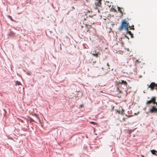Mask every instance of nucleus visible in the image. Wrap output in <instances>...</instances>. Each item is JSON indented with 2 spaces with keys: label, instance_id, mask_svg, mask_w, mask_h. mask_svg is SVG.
<instances>
[{
  "label": "nucleus",
  "instance_id": "423d86ee",
  "mask_svg": "<svg viewBox=\"0 0 157 157\" xmlns=\"http://www.w3.org/2000/svg\"><path fill=\"white\" fill-rule=\"evenodd\" d=\"M102 0H96L95 2V5L96 6V8L97 9L98 7H100L101 5V2Z\"/></svg>",
  "mask_w": 157,
  "mask_h": 157
},
{
  "label": "nucleus",
  "instance_id": "ddd939ff",
  "mask_svg": "<svg viewBox=\"0 0 157 157\" xmlns=\"http://www.w3.org/2000/svg\"><path fill=\"white\" fill-rule=\"evenodd\" d=\"M21 84V83L19 81H17L16 82V85H20Z\"/></svg>",
  "mask_w": 157,
  "mask_h": 157
},
{
  "label": "nucleus",
  "instance_id": "7ed1b4c3",
  "mask_svg": "<svg viewBox=\"0 0 157 157\" xmlns=\"http://www.w3.org/2000/svg\"><path fill=\"white\" fill-rule=\"evenodd\" d=\"M148 87L150 88L151 90H153L155 87H156V89H157V83L155 84L154 82H152L148 86Z\"/></svg>",
  "mask_w": 157,
  "mask_h": 157
},
{
  "label": "nucleus",
  "instance_id": "2eb2a0df",
  "mask_svg": "<svg viewBox=\"0 0 157 157\" xmlns=\"http://www.w3.org/2000/svg\"><path fill=\"white\" fill-rule=\"evenodd\" d=\"M14 34V33L13 32H11L10 33V35H13Z\"/></svg>",
  "mask_w": 157,
  "mask_h": 157
},
{
  "label": "nucleus",
  "instance_id": "f03ea898",
  "mask_svg": "<svg viewBox=\"0 0 157 157\" xmlns=\"http://www.w3.org/2000/svg\"><path fill=\"white\" fill-rule=\"evenodd\" d=\"M149 112L151 113H157V106L154 105L151 106L149 110Z\"/></svg>",
  "mask_w": 157,
  "mask_h": 157
},
{
  "label": "nucleus",
  "instance_id": "6ab92c4d",
  "mask_svg": "<svg viewBox=\"0 0 157 157\" xmlns=\"http://www.w3.org/2000/svg\"><path fill=\"white\" fill-rule=\"evenodd\" d=\"M117 111L118 113L120 114V111L117 110Z\"/></svg>",
  "mask_w": 157,
  "mask_h": 157
},
{
  "label": "nucleus",
  "instance_id": "6e6552de",
  "mask_svg": "<svg viewBox=\"0 0 157 157\" xmlns=\"http://www.w3.org/2000/svg\"><path fill=\"white\" fill-rule=\"evenodd\" d=\"M127 31V33H128V34L131 36L132 37H133V34L130 31H128V30Z\"/></svg>",
  "mask_w": 157,
  "mask_h": 157
},
{
  "label": "nucleus",
  "instance_id": "39448f33",
  "mask_svg": "<svg viewBox=\"0 0 157 157\" xmlns=\"http://www.w3.org/2000/svg\"><path fill=\"white\" fill-rule=\"evenodd\" d=\"M91 53L92 55L94 56L97 58L98 57L99 55H100V53L99 52H97L96 50H94L91 51Z\"/></svg>",
  "mask_w": 157,
  "mask_h": 157
},
{
  "label": "nucleus",
  "instance_id": "9b49d317",
  "mask_svg": "<svg viewBox=\"0 0 157 157\" xmlns=\"http://www.w3.org/2000/svg\"><path fill=\"white\" fill-rule=\"evenodd\" d=\"M151 152L152 154L154 155L155 154V152L157 151L154 150H153L151 151Z\"/></svg>",
  "mask_w": 157,
  "mask_h": 157
},
{
  "label": "nucleus",
  "instance_id": "a211bd4d",
  "mask_svg": "<svg viewBox=\"0 0 157 157\" xmlns=\"http://www.w3.org/2000/svg\"><path fill=\"white\" fill-rule=\"evenodd\" d=\"M75 9V8L74 7H72V9H71L72 10H74Z\"/></svg>",
  "mask_w": 157,
  "mask_h": 157
},
{
  "label": "nucleus",
  "instance_id": "f8f14e48",
  "mask_svg": "<svg viewBox=\"0 0 157 157\" xmlns=\"http://www.w3.org/2000/svg\"><path fill=\"white\" fill-rule=\"evenodd\" d=\"M117 91L119 93H122V92L121 90H120L118 87H117Z\"/></svg>",
  "mask_w": 157,
  "mask_h": 157
},
{
  "label": "nucleus",
  "instance_id": "4468645a",
  "mask_svg": "<svg viewBox=\"0 0 157 157\" xmlns=\"http://www.w3.org/2000/svg\"><path fill=\"white\" fill-rule=\"evenodd\" d=\"M90 123L91 124H97L96 123H95V122H93V121L91 122H90Z\"/></svg>",
  "mask_w": 157,
  "mask_h": 157
},
{
  "label": "nucleus",
  "instance_id": "dca6fc26",
  "mask_svg": "<svg viewBox=\"0 0 157 157\" xmlns=\"http://www.w3.org/2000/svg\"><path fill=\"white\" fill-rule=\"evenodd\" d=\"M126 116L128 117H132V115H126Z\"/></svg>",
  "mask_w": 157,
  "mask_h": 157
},
{
  "label": "nucleus",
  "instance_id": "20e7f679",
  "mask_svg": "<svg viewBox=\"0 0 157 157\" xmlns=\"http://www.w3.org/2000/svg\"><path fill=\"white\" fill-rule=\"evenodd\" d=\"M156 101V98L155 97H152L151 99L150 100L146 102V104H150L153 103L154 104H155Z\"/></svg>",
  "mask_w": 157,
  "mask_h": 157
},
{
  "label": "nucleus",
  "instance_id": "0eeeda50",
  "mask_svg": "<svg viewBox=\"0 0 157 157\" xmlns=\"http://www.w3.org/2000/svg\"><path fill=\"white\" fill-rule=\"evenodd\" d=\"M121 82H119L118 83V84H122L124 85L125 86H127V83L125 81L121 80Z\"/></svg>",
  "mask_w": 157,
  "mask_h": 157
},
{
  "label": "nucleus",
  "instance_id": "a878e982",
  "mask_svg": "<svg viewBox=\"0 0 157 157\" xmlns=\"http://www.w3.org/2000/svg\"><path fill=\"white\" fill-rule=\"evenodd\" d=\"M88 29L87 30V31L88 32Z\"/></svg>",
  "mask_w": 157,
  "mask_h": 157
},
{
  "label": "nucleus",
  "instance_id": "5701e85b",
  "mask_svg": "<svg viewBox=\"0 0 157 157\" xmlns=\"http://www.w3.org/2000/svg\"><path fill=\"white\" fill-rule=\"evenodd\" d=\"M86 26L87 27V26H89V25H87V24H86Z\"/></svg>",
  "mask_w": 157,
  "mask_h": 157
},
{
  "label": "nucleus",
  "instance_id": "1a4fd4ad",
  "mask_svg": "<svg viewBox=\"0 0 157 157\" xmlns=\"http://www.w3.org/2000/svg\"><path fill=\"white\" fill-rule=\"evenodd\" d=\"M129 28L130 29H132L134 30V26L133 25H132V26H130L129 25L128 26V28Z\"/></svg>",
  "mask_w": 157,
  "mask_h": 157
},
{
  "label": "nucleus",
  "instance_id": "412c9836",
  "mask_svg": "<svg viewBox=\"0 0 157 157\" xmlns=\"http://www.w3.org/2000/svg\"><path fill=\"white\" fill-rule=\"evenodd\" d=\"M83 106V105L82 104L81 105H80V107L81 108Z\"/></svg>",
  "mask_w": 157,
  "mask_h": 157
},
{
  "label": "nucleus",
  "instance_id": "b1692460",
  "mask_svg": "<svg viewBox=\"0 0 157 157\" xmlns=\"http://www.w3.org/2000/svg\"><path fill=\"white\" fill-rule=\"evenodd\" d=\"M95 62H96V61H95V62H94V61L93 62L94 63H95Z\"/></svg>",
  "mask_w": 157,
  "mask_h": 157
},
{
  "label": "nucleus",
  "instance_id": "f257e3e1",
  "mask_svg": "<svg viewBox=\"0 0 157 157\" xmlns=\"http://www.w3.org/2000/svg\"><path fill=\"white\" fill-rule=\"evenodd\" d=\"M129 23L127 22L126 20L124 19L121 21V25L119 27L118 29L119 30H122L124 28L126 31L128 30Z\"/></svg>",
  "mask_w": 157,
  "mask_h": 157
},
{
  "label": "nucleus",
  "instance_id": "393cba45",
  "mask_svg": "<svg viewBox=\"0 0 157 157\" xmlns=\"http://www.w3.org/2000/svg\"><path fill=\"white\" fill-rule=\"evenodd\" d=\"M141 156H142V157H144V156L142 155H141Z\"/></svg>",
  "mask_w": 157,
  "mask_h": 157
},
{
  "label": "nucleus",
  "instance_id": "aec40b11",
  "mask_svg": "<svg viewBox=\"0 0 157 157\" xmlns=\"http://www.w3.org/2000/svg\"><path fill=\"white\" fill-rule=\"evenodd\" d=\"M107 66L109 67V65L108 63H107Z\"/></svg>",
  "mask_w": 157,
  "mask_h": 157
},
{
  "label": "nucleus",
  "instance_id": "9d476101",
  "mask_svg": "<svg viewBox=\"0 0 157 157\" xmlns=\"http://www.w3.org/2000/svg\"><path fill=\"white\" fill-rule=\"evenodd\" d=\"M117 9L118 11L120 12L121 13H123L121 9V8L119 7H117Z\"/></svg>",
  "mask_w": 157,
  "mask_h": 157
},
{
  "label": "nucleus",
  "instance_id": "4be33fe9",
  "mask_svg": "<svg viewBox=\"0 0 157 157\" xmlns=\"http://www.w3.org/2000/svg\"><path fill=\"white\" fill-rule=\"evenodd\" d=\"M136 62H138V63H139V61H138V60H136Z\"/></svg>",
  "mask_w": 157,
  "mask_h": 157
},
{
  "label": "nucleus",
  "instance_id": "f3484780",
  "mask_svg": "<svg viewBox=\"0 0 157 157\" xmlns=\"http://www.w3.org/2000/svg\"><path fill=\"white\" fill-rule=\"evenodd\" d=\"M124 110L123 109H122L121 114H122L124 112Z\"/></svg>",
  "mask_w": 157,
  "mask_h": 157
}]
</instances>
